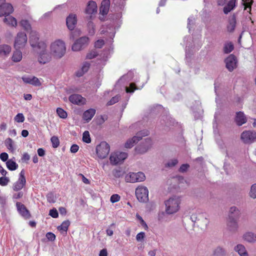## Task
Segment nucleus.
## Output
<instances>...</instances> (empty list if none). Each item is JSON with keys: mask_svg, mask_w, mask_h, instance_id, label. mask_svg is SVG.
I'll use <instances>...</instances> for the list:
<instances>
[{"mask_svg": "<svg viewBox=\"0 0 256 256\" xmlns=\"http://www.w3.org/2000/svg\"><path fill=\"white\" fill-rule=\"evenodd\" d=\"M178 162V160L176 159H173L170 160L168 163L166 164V167H172L176 166Z\"/></svg>", "mask_w": 256, "mask_h": 256, "instance_id": "864d4df0", "label": "nucleus"}, {"mask_svg": "<svg viewBox=\"0 0 256 256\" xmlns=\"http://www.w3.org/2000/svg\"><path fill=\"white\" fill-rule=\"evenodd\" d=\"M70 222L69 220L64 221L60 226L58 227V230L62 233L66 234L68 226H70Z\"/></svg>", "mask_w": 256, "mask_h": 256, "instance_id": "c756f323", "label": "nucleus"}, {"mask_svg": "<svg viewBox=\"0 0 256 256\" xmlns=\"http://www.w3.org/2000/svg\"><path fill=\"white\" fill-rule=\"evenodd\" d=\"M49 214L54 218H56L58 216V214L56 208L52 209L50 210Z\"/></svg>", "mask_w": 256, "mask_h": 256, "instance_id": "5fc2aeb1", "label": "nucleus"}, {"mask_svg": "<svg viewBox=\"0 0 256 256\" xmlns=\"http://www.w3.org/2000/svg\"><path fill=\"white\" fill-rule=\"evenodd\" d=\"M30 159V155L26 153L25 152L23 154L22 157V160L24 162H27Z\"/></svg>", "mask_w": 256, "mask_h": 256, "instance_id": "0e129e2a", "label": "nucleus"}, {"mask_svg": "<svg viewBox=\"0 0 256 256\" xmlns=\"http://www.w3.org/2000/svg\"><path fill=\"white\" fill-rule=\"evenodd\" d=\"M124 172L120 167L113 168V176L116 178H120L124 176Z\"/></svg>", "mask_w": 256, "mask_h": 256, "instance_id": "f704fd0d", "label": "nucleus"}, {"mask_svg": "<svg viewBox=\"0 0 256 256\" xmlns=\"http://www.w3.org/2000/svg\"><path fill=\"white\" fill-rule=\"evenodd\" d=\"M224 254V250L220 247H218L214 252V256H222Z\"/></svg>", "mask_w": 256, "mask_h": 256, "instance_id": "37998d69", "label": "nucleus"}, {"mask_svg": "<svg viewBox=\"0 0 256 256\" xmlns=\"http://www.w3.org/2000/svg\"><path fill=\"white\" fill-rule=\"evenodd\" d=\"M240 138L244 144H251L256 139V132L245 130L242 133Z\"/></svg>", "mask_w": 256, "mask_h": 256, "instance_id": "9b49d317", "label": "nucleus"}, {"mask_svg": "<svg viewBox=\"0 0 256 256\" xmlns=\"http://www.w3.org/2000/svg\"><path fill=\"white\" fill-rule=\"evenodd\" d=\"M110 0H103L101 4V6L100 8V16L99 18L100 20L104 21L105 20L106 16L110 9Z\"/></svg>", "mask_w": 256, "mask_h": 256, "instance_id": "ddd939ff", "label": "nucleus"}, {"mask_svg": "<svg viewBox=\"0 0 256 256\" xmlns=\"http://www.w3.org/2000/svg\"><path fill=\"white\" fill-rule=\"evenodd\" d=\"M145 175L142 172L130 173L126 177V180L130 182H142L145 180Z\"/></svg>", "mask_w": 256, "mask_h": 256, "instance_id": "f8f14e48", "label": "nucleus"}, {"mask_svg": "<svg viewBox=\"0 0 256 256\" xmlns=\"http://www.w3.org/2000/svg\"><path fill=\"white\" fill-rule=\"evenodd\" d=\"M86 13L90 16L92 18V15L95 14L97 12V4L94 1H90L88 2L86 8Z\"/></svg>", "mask_w": 256, "mask_h": 256, "instance_id": "aec40b11", "label": "nucleus"}, {"mask_svg": "<svg viewBox=\"0 0 256 256\" xmlns=\"http://www.w3.org/2000/svg\"><path fill=\"white\" fill-rule=\"evenodd\" d=\"M79 149V147L76 144H72L70 147V152L72 153H76V152Z\"/></svg>", "mask_w": 256, "mask_h": 256, "instance_id": "e2e57ef3", "label": "nucleus"}, {"mask_svg": "<svg viewBox=\"0 0 256 256\" xmlns=\"http://www.w3.org/2000/svg\"><path fill=\"white\" fill-rule=\"evenodd\" d=\"M240 216V211L236 206H232L230 208L229 220L228 226L230 230H235L238 228L236 220Z\"/></svg>", "mask_w": 256, "mask_h": 256, "instance_id": "f03ea898", "label": "nucleus"}, {"mask_svg": "<svg viewBox=\"0 0 256 256\" xmlns=\"http://www.w3.org/2000/svg\"><path fill=\"white\" fill-rule=\"evenodd\" d=\"M19 213L24 218H28L30 216V214L28 212V210L26 209V207L24 206V204H22L20 202H16V204Z\"/></svg>", "mask_w": 256, "mask_h": 256, "instance_id": "393cba45", "label": "nucleus"}, {"mask_svg": "<svg viewBox=\"0 0 256 256\" xmlns=\"http://www.w3.org/2000/svg\"><path fill=\"white\" fill-rule=\"evenodd\" d=\"M236 24V14H233L228 20V24L226 26L227 31L229 32H233L235 30Z\"/></svg>", "mask_w": 256, "mask_h": 256, "instance_id": "412c9836", "label": "nucleus"}, {"mask_svg": "<svg viewBox=\"0 0 256 256\" xmlns=\"http://www.w3.org/2000/svg\"><path fill=\"white\" fill-rule=\"evenodd\" d=\"M14 120L18 122H22L24 120V116L22 113H19L14 117Z\"/></svg>", "mask_w": 256, "mask_h": 256, "instance_id": "de8ad7c7", "label": "nucleus"}, {"mask_svg": "<svg viewBox=\"0 0 256 256\" xmlns=\"http://www.w3.org/2000/svg\"><path fill=\"white\" fill-rule=\"evenodd\" d=\"M47 46L44 48H39L40 52H38V62L42 64H45L48 62L52 59L51 52H49L46 49Z\"/></svg>", "mask_w": 256, "mask_h": 256, "instance_id": "0eeeda50", "label": "nucleus"}, {"mask_svg": "<svg viewBox=\"0 0 256 256\" xmlns=\"http://www.w3.org/2000/svg\"><path fill=\"white\" fill-rule=\"evenodd\" d=\"M96 110L94 108H90L86 110L82 115V118L86 122H90L96 114Z\"/></svg>", "mask_w": 256, "mask_h": 256, "instance_id": "a878e982", "label": "nucleus"}, {"mask_svg": "<svg viewBox=\"0 0 256 256\" xmlns=\"http://www.w3.org/2000/svg\"><path fill=\"white\" fill-rule=\"evenodd\" d=\"M47 200L49 202L54 203L56 202L54 197L52 194H49L46 196Z\"/></svg>", "mask_w": 256, "mask_h": 256, "instance_id": "680f3d73", "label": "nucleus"}, {"mask_svg": "<svg viewBox=\"0 0 256 256\" xmlns=\"http://www.w3.org/2000/svg\"><path fill=\"white\" fill-rule=\"evenodd\" d=\"M189 167L190 166L188 164H182L180 168L179 171L182 172H185Z\"/></svg>", "mask_w": 256, "mask_h": 256, "instance_id": "bf43d9fd", "label": "nucleus"}, {"mask_svg": "<svg viewBox=\"0 0 256 256\" xmlns=\"http://www.w3.org/2000/svg\"><path fill=\"white\" fill-rule=\"evenodd\" d=\"M14 11V8L12 4L6 3L0 6V16L4 15H9Z\"/></svg>", "mask_w": 256, "mask_h": 256, "instance_id": "4be33fe9", "label": "nucleus"}, {"mask_svg": "<svg viewBox=\"0 0 256 256\" xmlns=\"http://www.w3.org/2000/svg\"><path fill=\"white\" fill-rule=\"evenodd\" d=\"M145 237V233L144 232H140L137 234L136 236V240L138 242L142 240Z\"/></svg>", "mask_w": 256, "mask_h": 256, "instance_id": "6e6d98bb", "label": "nucleus"}, {"mask_svg": "<svg viewBox=\"0 0 256 256\" xmlns=\"http://www.w3.org/2000/svg\"><path fill=\"white\" fill-rule=\"evenodd\" d=\"M28 42V38L24 32H18L14 38V46L15 49H23L25 48Z\"/></svg>", "mask_w": 256, "mask_h": 256, "instance_id": "20e7f679", "label": "nucleus"}, {"mask_svg": "<svg viewBox=\"0 0 256 256\" xmlns=\"http://www.w3.org/2000/svg\"><path fill=\"white\" fill-rule=\"evenodd\" d=\"M104 44V41L103 40H98L94 43V47L98 48H100Z\"/></svg>", "mask_w": 256, "mask_h": 256, "instance_id": "3c124183", "label": "nucleus"}, {"mask_svg": "<svg viewBox=\"0 0 256 256\" xmlns=\"http://www.w3.org/2000/svg\"><path fill=\"white\" fill-rule=\"evenodd\" d=\"M20 49H15L12 56V60L14 62H20L22 58V52L20 50Z\"/></svg>", "mask_w": 256, "mask_h": 256, "instance_id": "c85d7f7f", "label": "nucleus"}, {"mask_svg": "<svg viewBox=\"0 0 256 256\" xmlns=\"http://www.w3.org/2000/svg\"><path fill=\"white\" fill-rule=\"evenodd\" d=\"M226 68L232 72L237 66L236 58L234 54H230L225 60Z\"/></svg>", "mask_w": 256, "mask_h": 256, "instance_id": "2eb2a0df", "label": "nucleus"}, {"mask_svg": "<svg viewBox=\"0 0 256 256\" xmlns=\"http://www.w3.org/2000/svg\"><path fill=\"white\" fill-rule=\"evenodd\" d=\"M23 196V192H20L17 194H15L13 195V198L15 199H18L22 198Z\"/></svg>", "mask_w": 256, "mask_h": 256, "instance_id": "338daca9", "label": "nucleus"}, {"mask_svg": "<svg viewBox=\"0 0 256 256\" xmlns=\"http://www.w3.org/2000/svg\"><path fill=\"white\" fill-rule=\"evenodd\" d=\"M90 63H88V62H84L82 66L80 68L82 70V71H84V72L86 73L88 71V70L90 68Z\"/></svg>", "mask_w": 256, "mask_h": 256, "instance_id": "4d7b16f0", "label": "nucleus"}, {"mask_svg": "<svg viewBox=\"0 0 256 256\" xmlns=\"http://www.w3.org/2000/svg\"><path fill=\"white\" fill-rule=\"evenodd\" d=\"M180 200L178 198H172L165 202L166 212L168 214H172L178 211L180 208Z\"/></svg>", "mask_w": 256, "mask_h": 256, "instance_id": "7ed1b4c3", "label": "nucleus"}, {"mask_svg": "<svg viewBox=\"0 0 256 256\" xmlns=\"http://www.w3.org/2000/svg\"><path fill=\"white\" fill-rule=\"evenodd\" d=\"M5 144L6 148L12 152L14 150L15 148L14 147V142L10 138H8L5 140Z\"/></svg>", "mask_w": 256, "mask_h": 256, "instance_id": "e433bc0d", "label": "nucleus"}, {"mask_svg": "<svg viewBox=\"0 0 256 256\" xmlns=\"http://www.w3.org/2000/svg\"><path fill=\"white\" fill-rule=\"evenodd\" d=\"M138 89V88L135 83L132 82L130 84L129 86L126 87V93H133Z\"/></svg>", "mask_w": 256, "mask_h": 256, "instance_id": "4c0bfd02", "label": "nucleus"}, {"mask_svg": "<svg viewBox=\"0 0 256 256\" xmlns=\"http://www.w3.org/2000/svg\"><path fill=\"white\" fill-rule=\"evenodd\" d=\"M20 26L26 30H28L31 29V26L28 20H22L20 22Z\"/></svg>", "mask_w": 256, "mask_h": 256, "instance_id": "58836bf2", "label": "nucleus"}, {"mask_svg": "<svg viewBox=\"0 0 256 256\" xmlns=\"http://www.w3.org/2000/svg\"><path fill=\"white\" fill-rule=\"evenodd\" d=\"M10 180L9 178L6 176H2L0 178V185L2 186H6Z\"/></svg>", "mask_w": 256, "mask_h": 256, "instance_id": "8fccbe9b", "label": "nucleus"}, {"mask_svg": "<svg viewBox=\"0 0 256 256\" xmlns=\"http://www.w3.org/2000/svg\"><path fill=\"white\" fill-rule=\"evenodd\" d=\"M136 196L140 202H144L148 200V191L144 186H139L136 190Z\"/></svg>", "mask_w": 256, "mask_h": 256, "instance_id": "1a4fd4ad", "label": "nucleus"}, {"mask_svg": "<svg viewBox=\"0 0 256 256\" xmlns=\"http://www.w3.org/2000/svg\"><path fill=\"white\" fill-rule=\"evenodd\" d=\"M88 38L82 36L77 40L73 44L72 49L73 51L78 52L86 47L88 44Z\"/></svg>", "mask_w": 256, "mask_h": 256, "instance_id": "9d476101", "label": "nucleus"}, {"mask_svg": "<svg viewBox=\"0 0 256 256\" xmlns=\"http://www.w3.org/2000/svg\"><path fill=\"white\" fill-rule=\"evenodd\" d=\"M234 48V45L232 42H230L226 43L224 47V52L225 54H229L233 50Z\"/></svg>", "mask_w": 256, "mask_h": 256, "instance_id": "c9c22d12", "label": "nucleus"}, {"mask_svg": "<svg viewBox=\"0 0 256 256\" xmlns=\"http://www.w3.org/2000/svg\"><path fill=\"white\" fill-rule=\"evenodd\" d=\"M25 84H30L36 86H40L42 84L40 80L34 76H24L22 78Z\"/></svg>", "mask_w": 256, "mask_h": 256, "instance_id": "dca6fc26", "label": "nucleus"}, {"mask_svg": "<svg viewBox=\"0 0 256 256\" xmlns=\"http://www.w3.org/2000/svg\"><path fill=\"white\" fill-rule=\"evenodd\" d=\"M12 50L11 46L8 44L0 45V56H8Z\"/></svg>", "mask_w": 256, "mask_h": 256, "instance_id": "cd10ccee", "label": "nucleus"}, {"mask_svg": "<svg viewBox=\"0 0 256 256\" xmlns=\"http://www.w3.org/2000/svg\"><path fill=\"white\" fill-rule=\"evenodd\" d=\"M83 142L89 144L91 142L90 133L88 131H84L82 134Z\"/></svg>", "mask_w": 256, "mask_h": 256, "instance_id": "79ce46f5", "label": "nucleus"}, {"mask_svg": "<svg viewBox=\"0 0 256 256\" xmlns=\"http://www.w3.org/2000/svg\"><path fill=\"white\" fill-rule=\"evenodd\" d=\"M26 180L24 176V171L22 170L19 176L18 180L14 184L13 190L15 191H18L22 190L25 186Z\"/></svg>", "mask_w": 256, "mask_h": 256, "instance_id": "4468645a", "label": "nucleus"}, {"mask_svg": "<svg viewBox=\"0 0 256 256\" xmlns=\"http://www.w3.org/2000/svg\"><path fill=\"white\" fill-rule=\"evenodd\" d=\"M98 53L96 50H92L87 54L86 58L88 59H92L96 57Z\"/></svg>", "mask_w": 256, "mask_h": 256, "instance_id": "603ef678", "label": "nucleus"}, {"mask_svg": "<svg viewBox=\"0 0 256 256\" xmlns=\"http://www.w3.org/2000/svg\"><path fill=\"white\" fill-rule=\"evenodd\" d=\"M126 108L125 106L122 105V106H120V109L118 110H117V114H115L114 116H116V120H119L121 117L122 116V112Z\"/></svg>", "mask_w": 256, "mask_h": 256, "instance_id": "49530a36", "label": "nucleus"}, {"mask_svg": "<svg viewBox=\"0 0 256 256\" xmlns=\"http://www.w3.org/2000/svg\"><path fill=\"white\" fill-rule=\"evenodd\" d=\"M235 250L238 252L240 256H248L244 246L242 244H238L235 248Z\"/></svg>", "mask_w": 256, "mask_h": 256, "instance_id": "473e14b6", "label": "nucleus"}, {"mask_svg": "<svg viewBox=\"0 0 256 256\" xmlns=\"http://www.w3.org/2000/svg\"><path fill=\"white\" fill-rule=\"evenodd\" d=\"M56 113L62 118H67L68 114L62 108H58L56 109Z\"/></svg>", "mask_w": 256, "mask_h": 256, "instance_id": "a19ab883", "label": "nucleus"}, {"mask_svg": "<svg viewBox=\"0 0 256 256\" xmlns=\"http://www.w3.org/2000/svg\"><path fill=\"white\" fill-rule=\"evenodd\" d=\"M236 0H230L228 2L226 5L224 6L223 12L224 14H227L232 10H233L236 6Z\"/></svg>", "mask_w": 256, "mask_h": 256, "instance_id": "bb28decb", "label": "nucleus"}, {"mask_svg": "<svg viewBox=\"0 0 256 256\" xmlns=\"http://www.w3.org/2000/svg\"><path fill=\"white\" fill-rule=\"evenodd\" d=\"M244 2L243 4L244 6V10L247 8H249L248 12L250 13L252 10V6L254 2L253 0H242Z\"/></svg>", "mask_w": 256, "mask_h": 256, "instance_id": "ea45409f", "label": "nucleus"}, {"mask_svg": "<svg viewBox=\"0 0 256 256\" xmlns=\"http://www.w3.org/2000/svg\"><path fill=\"white\" fill-rule=\"evenodd\" d=\"M7 168L10 170H14L18 168V164L12 160H8L6 162Z\"/></svg>", "mask_w": 256, "mask_h": 256, "instance_id": "72a5a7b5", "label": "nucleus"}, {"mask_svg": "<svg viewBox=\"0 0 256 256\" xmlns=\"http://www.w3.org/2000/svg\"><path fill=\"white\" fill-rule=\"evenodd\" d=\"M4 22L7 24L14 27H16L17 26L16 20L12 16H8V17L6 16L4 18Z\"/></svg>", "mask_w": 256, "mask_h": 256, "instance_id": "7c9ffc66", "label": "nucleus"}, {"mask_svg": "<svg viewBox=\"0 0 256 256\" xmlns=\"http://www.w3.org/2000/svg\"><path fill=\"white\" fill-rule=\"evenodd\" d=\"M136 217L137 219L140 221V224L143 226L144 229L147 230L148 229V226L146 222L142 219V217L138 214H136Z\"/></svg>", "mask_w": 256, "mask_h": 256, "instance_id": "a18cd8bd", "label": "nucleus"}, {"mask_svg": "<svg viewBox=\"0 0 256 256\" xmlns=\"http://www.w3.org/2000/svg\"><path fill=\"white\" fill-rule=\"evenodd\" d=\"M50 51L52 56L56 58H60L63 57L66 52V46L65 42L61 40H56L51 43Z\"/></svg>", "mask_w": 256, "mask_h": 256, "instance_id": "f257e3e1", "label": "nucleus"}, {"mask_svg": "<svg viewBox=\"0 0 256 256\" xmlns=\"http://www.w3.org/2000/svg\"><path fill=\"white\" fill-rule=\"evenodd\" d=\"M152 144V142L151 139L146 138L145 140V143L143 145L138 146L135 148L136 152L137 154L144 153L151 146Z\"/></svg>", "mask_w": 256, "mask_h": 256, "instance_id": "6ab92c4d", "label": "nucleus"}, {"mask_svg": "<svg viewBox=\"0 0 256 256\" xmlns=\"http://www.w3.org/2000/svg\"><path fill=\"white\" fill-rule=\"evenodd\" d=\"M76 22L77 20L76 14H70L66 18V26L70 30H74Z\"/></svg>", "mask_w": 256, "mask_h": 256, "instance_id": "5701e85b", "label": "nucleus"}, {"mask_svg": "<svg viewBox=\"0 0 256 256\" xmlns=\"http://www.w3.org/2000/svg\"><path fill=\"white\" fill-rule=\"evenodd\" d=\"M50 140L53 148H56L58 147L60 144V141L58 137L53 136L51 138Z\"/></svg>", "mask_w": 256, "mask_h": 256, "instance_id": "c03bdc74", "label": "nucleus"}, {"mask_svg": "<svg viewBox=\"0 0 256 256\" xmlns=\"http://www.w3.org/2000/svg\"><path fill=\"white\" fill-rule=\"evenodd\" d=\"M38 154L40 156H43L45 154V151L42 148H39L38 150Z\"/></svg>", "mask_w": 256, "mask_h": 256, "instance_id": "774afa93", "label": "nucleus"}, {"mask_svg": "<svg viewBox=\"0 0 256 256\" xmlns=\"http://www.w3.org/2000/svg\"><path fill=\"white\" fill-rule=\"evenodd\" d=\"M128 157V154L125 152H116L113 154V164L122 163Z\"/></svg>", "mask_w": 256, "mask_h": 256, "instance_id": "f3484780", "label": "nucleus"}, {"mask_svg": "<svg viewBox=\"0 0 256 256\" xmlns=\"http://www.w3.org/2000/svg\"><path fill=\"white\" fill-rule=\"evenodd\" d=\"M69 100L72 103L79 106L84 104L86 103V98L78 94L70 95L69 97Z\"/></svg>", "mask_w": 256, "mask_h": 256, "instance_id": "a211bd4d", "label": "nucleus"}, {"mask_svg": "<svg viewBox=\"0 0 256 256\" xmlns=\"http://www.w3.org/2000/svg\"><path fill=\"white\" fill-rule=\"evenodd\" d=\"M244 239L248 242H254L256 240V234L252 232H246L243 236Z\"/></svg>", "mask_w": 256, "mask_h": 256, "instance_id": "2f4dec72", "label": "nucleus"}, {"mask_svg": "<svg viewBox=\"0 0 256 256\" xmlns=\"http://www.w3.org/2000/svg\"><path fill=\"white\" fill-rule=\"evenodd\" d=\"M110 150V146L105 142H101L96 147V154L100 158H104L108 154Z\"/></svg>", "mask_w": 256, "mask_h": 256, "instance_id": "423d86ee", "label": "nucleus"}, {"mask_svg": "<svg viewBox=\"0 0 256 256\" xmlns=\"http://www.w3.org/2000/svg\"><path fill=\"white\" fill-rule=\"evenodd\" d=\"M30 43L32 47L38 48H44L46 46V43L43 41H39V35L36 31H32L30 36Z\"/></svg>", "mask_w": 256, "mask_h": 256, "instance_id": "39448f33", "label": "nucleus"}, {"mask_svg": "<svg viewBox=\"0 0 256 256\" xmlns=\"http://www.w3.org/2000/svg\"><path fill=\"white\" fill-rule=\"evenodd\" d=\"M250 196L253 198H256V184L252 186Z\"/></svg>", "mask_w": 256, "mask_h": 256, "instance_id": "09e8293b", "label": "nucleus"}, {"mask_svg": "<svg viewBox=\"0 0 256 256\" xmlns=\"http://www.w3.org/2000/svg\"><path fill=\"white\" fill-rule=\"evenodd\" d=\"M148 130L140 131L136 134V136H134L131 139H129L125 143L124 146L126 148H132L135 144L138 142L140 140H141L142 136H148Z\"/></svg>", "mask_w": 256, "mask_h": 256, "instance_id": "6e6552de", "label": "nucleus"}, {"mask_svg": "<svg viewBox=\"0 0 256 256\" xmlns=\"http://www.w3.org/2000/svg\"><path fill=\"white\" fill-rule=\"evenodd\" d=\"M46 237L50 241H54L56 239L55 234L50 232H48L46 234Z\"/></svg>", "mask_w": 256, "mask_h": 256, "instance_id": "13d9d810", "label": "nucleus"}, {"mask_svg": "<svg viewBox=\"0 0 256 256\" xmlns=\"http://www.w3.org/2000/svg\"><path fill=\"white\" fill-rule=\"evenodd\" d=\"M8 158V154L6 152H2L0 154V158L3 162H7Z\"/></svg>", "mask_w": 256, "mask_h": 256, "instance_id": "052dcab7", "label": "nucleus"}, {"mask_svg": "<svg viewBox=\"0 0 256 256\" xmlns=\"http://www.w3.org/2000/svg\"><path fill=\"white\" fill-rule=\"evenodd\" d=\"M235 122L238 126H241L246 122L247 118L243 112H238L236 113Z\"/></svg>", "mask_w": 256, "mask_h": 256, "instance_id": "b1692460", "label": "nucleus"}, {"mask_svg": "<svg viewBox=\"0 0 256 256\" xmlns=\"http://www.w3.org/2000/svg\"><path fill=\"white\" fill-rule=\"evenodd\" d=\"M84 74L85 72H84V71H82V70L80 68L76 72V75L78 77H80L82 76Z\"/></svg>", "mask_w": 256, "mask_h": 256, "instance_id": "69168bd1", "label": "nucleus"}]
</instances>
